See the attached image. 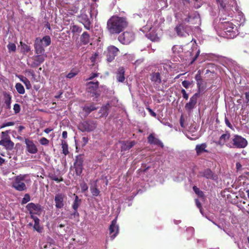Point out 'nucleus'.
<instances>
[{
	"mask_svg": "<svg viewBox=\"0 0 249 249\" xmlns=\"http://www.w3.org/2000/svg\"><path fill=\"white\" fill-rule=\"evenodd\" d=\"M127 26L124 18L112 16L107 22V29L111 34H119Z\"/></svg>",
	"mask_w": 249,
	"mask_h": 249,
	"instance_id": "obj_1",
	"label": "nucleus"
},
{
	"mask_svg": "<svg viewBox=\"0 0 249 249\" xmlns=\"http://www.w3.org/2000/svg\"><path fill=\"white\" fill-rule=\"evenodd\" d=\"M221 27L224 31L227 38H233L236 36V27L232 23L225 22L221 24Z\"/></svg>",
	"mask_w": 249,
	"mask_h": 249,
	"instance_id": "obj_2",
	"label": "nucleus"
},
{
	"mask_svg": "<svg viewBox=\"0 0 249 249\" xmlns=\"http://www.w3.org/2000/svg\"><path fill=\"white\" fill-rule=\"evenodd\" d=\"M90 14V18L85 9H82L81 10L80 14L78 16V20L79 22L81 23L84 26L85 28L88 30H89L91 28V22L90 18H92L90 12H88Z\"/></svg>",
	"mask_w": 249,
	"mask_h": 249,
	"instance_id": "obj_3",
	"label": "nucleus"
},
{
	"mask_svg": "<svg viewBox=\"0 0 249 249\" xmlns=\"http://www.w3.org/2000/svg\"><path fill=\"white\" fill-rule=\"evenodd\" d=\"M96 127V122L91 120L81 122L78 125V129L83 132L93 131L95 129Z\"/></svg>",
	"mask_w": 249,
	"mask_h": 249,
	"instance_id": "obj_4",
	"label": "nucleus"
},
{
	"mask_svg": "<svg viewBox=\"0 0 249 249\" xmlns=\"http://www.w3.org/2000/svg\"><path fill=\"white\" fill-rule=\"evenodd\" d=\"M9 131L1 132V140L0 145L4 146L7 150H11L14 148V143L10 140L8 135Z\"/></svg>",
	"mask_w": 249,
	"mask_h": 249,
	"instance_id": "obj_5",
	"label": "nucleus"
},
{
	"mask_svg": "<svg viewBox=\"0 0 249 249\" xmlns=\"http://www.w3.org/2000/svg\"><path fill=\"white\" fill-rule=\"evenodd\" d=\"M84 156L79 155L75 157V160L73 163V168L75 170V174L80 176L82 173L83 170Z\"/></svg>",
	"mask_w": 249,
	"mask_h": 249,
	"instance_id": "obj_6",
	"label": "nucleus"
},
{
	"mask_svg": "<svg viewBox=\"0 0 249 249\" xmlns=\"http://www.w3.org/2000/svg\"><path fill=\"white\" fill-rule=\"evenodd\" d=\"M134 38L135 35L133 32L126 31L119 36L118 40L123 44H128L134 40Z\"/></svg>",
	"mask_w": 249,
	"mask_h": 249,
	"instance_id": "obj_7",
	"label": "nucleus"
},
{
	"mask_svg": "<svg viewBox=\"0 0 249 249\" xmlns=\"http://www.w3.org/2000/svg\"><path fill=\"white\" fill-rule=\"evenodd\" d=\"M232 144L234 147L243 148L248 145L247 140L241 136L235 135L232 139Z\"/></svg>",
	"mask_w": 249,
	"mask_h": 249,
	"instance_id": "obj_8",
	"label": "nucleus"
},
{
	"mask_svg": "<svg viewBox=\"0 0 249 249\" xmlns=\"http://www.w3.org/2000/svg\"><path fill=\"white\" fill-rule=\"evenodd\" d=\"M26 209L29 213L32 215L34 214L39 215L42 212V207L39 204H35L33 202L28 203L26 206Z\"/></svg>",
	"mask_w": 249,
	"mask_h": 249,
	"instance_id": "obj_9",
	"label": "nucleus"
},
{
	"mask_svg": "<svg viewBox=\"0 0 249 249\" xmlns=\"http://www.w3.org/2000/svg\"><path fill=\"white\" fill-rule=\"evenodd\" d=\"M67 196L65 194L63 193L56 194L54 196L55 206L56 209H62L64 207Z\"/></svg>",
	"mask_w": 249,
	"mask_h": 249,
	"instance_id": "obj_10",
	"label": "nucleus"
},
{
	"mask_svg": "<svg viewBox=\"0 0 249 249\" xmlns=\"http://www.w3.org/2000/svg\"><path fill=\"white\" fill-rule=\"evenodd\" d=\"M25 179L24 176H18L16 177L15 182L13 184V187L17 190L22 191L26 189L25 184L22 182Z\"/></svg>",
	"mask_w": 249,
	"mask_h": 249,
	"instance_id": "obj_11",
	"label": "nucleus"
},
{
	"mask_svg": "<svg viewBox=\"0 0 249 249\" xmlns=\"http://www.w3.org/2000/svg\"><path fill=\"white\" fill-rule=\"evenodd\" d=\"M119 53V50L117 47L114 46H109L107 48L106 53L107 61L109 62L113 61Z\"/></svg>",
	"mask_w": 249,
	"mask_h": 249,
	"instance_id": "obj_12",
	"label": "nucleus"
},
{
	"mask_svg": "<svg viewBox=\"0 0 249 249\" xmlns=\"http://www.w3.org/2000/svg\"><path fill=\"white\" fill-rule=\"evenodd\" d=\"M99 82L98 81H90L87 83V90L88 92L92 94V96L98 97L99 95L97 93V90L99 88Z\"/></svg>",
	"mask_w": 249,
	"mask_h": 249,
	"instance_id": "obj_13",
	"label": "nucleus"
},
{
	"mask_svg": "<svg viewBox=\"0 0 249 249\" xmlns=\"http://www.w3.org/2000/svg\"><path fill=\"white\" fill-rule=\"evenodd\" d=\"M187 26H185L183 23H180L176 25L175 27V31L178 36L180 37H185L189 35L186 31Z\"/></svg>",
	"mask_w": 249,
	"mask_h": 249,
	"instance_id": "obj_14",
	"label": "nucleus"
},
{
	"mask_svg": "<svg viewBox=\"0 0 249 249\" xmlns=\"http://www.w3.org/2000/svg\"><path fill=\"white\" fill-rule=\"evenodd\" d=\"M37 55L35 56L33 58V61L31 64L28 63L32 68H36L40 65L45 60V58L46 55L42 54H37Z\"/></svg>",
	"mask_w": 249,
	"mask_h": 249,
	"instance_id": "obj_15",
	"label": "nucleus"
},
{
	"mask_svg": "<svg viewBox=\"0 0 249 249\" xmlns=\"http://www.w3.org/2000/svg\"><path fill=\"white\" fill-rule=\"evenodd\" d=\"M45 46L43 45V43L42 42L40 37H36L35 41L34 48L36 53L42 54L45 53Z\"/></svg>",
	"mask_w": 249,
	"mask_h": 249,
	"instance_id": "obj_16",
	"label": "nucleus"
},
{
	"mask_svg": "<svg viewBox=\"0 0 249 249\" xmlns=\"http://www.w3.org/2000/svg\"><path fill=\"white\" fill-rule=\"evenodd\" d=\"M24 142L26 146V150L28 152L33 154H36L37 152V148L32 140L26 138L25 139Z\"/></svg>",
	"mask_w": 249,
	"mask_h": 249,
	"instance_id": "obj_17",
	"label": "nucleus"
},
{
	"mask_svg": "<svg viewBox=\"0 0 249 249\" xmlns=\"http://www.w3.org/2000/svg\"><path fill=\"white\" fill-rule=\"evenodd\" d=\"M199 94V93H196L190 98L189 102L186 103L185 106V108L187 110H192L195 107Z\"/></svg>",
	"mask_w": 249,
	"mask_h": 249,
	"instance_id": "obj_18",
	"label": "nucleus"
},
{
	"mask_svg": "<svg viewBox=\"0 0 249 249\" xmlns=\"http://www.w3.org/2000/svg\"><path fill=\"white\" fill-rule=\"evenodd\" d=\"M109 233L111 237L114 239L119 232V227L117 225L116 219H113L109 228Z\"/></svg>",
	"mask_w": 249,
	"mask_h": 249,
	"instance_id": "obj_19",
	"label": "nucleus"
},
{
	"mask_svg": "<svg viewBox=\"0 0 249 249\" xmlns=\"http://www.w3.org/2000/svg\"><path fill=\"white\" fill-rule=\"evenodd\" d=\"M150 80L154 85L159 86L161 83V77L160 72H153L151 74Z\"/></svg>",
	"mask_w": 249,
	"mask_h": 249,
	"instance_id": "obj_20",
	"label": "nucleus"
},
{
	"mask_svg": "<svg viewBox=\"0 0 249 249\" xmlns=\"http://www.w3.org/2000/svg\"><path fill=\"white\" fill-rule=\"evenodd\" d=\"M147 141L150 144H154L160 146L161 148H163L164 146L163 143L159 139L155 137L153 134H150L147 137Z\"/></svg>",
	"mask_w": 249,
	"mask_h": 249,
	"instance_id": "obj_21",
	"label": "nucleus"
},
{
	"mask_svg": "<svg viewBox=\"0 0 249 249\" xmlns=\"http://www.w3.org/2000/svg\"><path fill=\"white\" fill-rule=\"evenodd\" d=\"M198 177H204L207 179H213V173L210 169L207 168L199 172Z\"/></svg>",
	"mask_w": 249,
	"mask_h": 249,
	"instance_id": "obj_22",
	"label": "nucleus"
},
{
	"mask_svg": "<svg viewBox=\"0 0 249 249\" xmlns=\"http://www.w3.org/2000/svg\"><path fill=\"white\" fill-rule=\"evenodd\" d=\"M31 217L34 220L35 223L33 228L36 231L38 232L41 233L43 230V228L41 227L39 225V219L34 215H31Z\"/></svg>",
	"mask_w": 249,
	"mask_h": 249,
	"instance_id": "obj_23",
	"label": "nucleus"
},
{
	"mask_svg": "<svg viewBox=\"0 0 249 249\" xmlns=\"http://www.w3.org/2000/svg\"><path fill=\"white\" fill-rule=\"evenodd\" d=\"M3 96L4 100V107L7 109H10L11 108L12 96L9 93L6 92L3 93Z\"/></svg>",
	"mask_w": 249,
	"mask_h": 249,
	"instance_id": "obj_24",
	"label": "nucleus"
},
{
	"mask_svg": "<svg viewBox=\"0 0 249 249\" xmlns=\"http://www.w3.org/2000/svg\"><path fill=\"white\" fill-rule=\"evenodd\" d=\"M81 43L83 45H87L89 43L90 35L87 32H84L80 37Z\"/></svg>",
	"mask_w": 249,
	"mask_h": 249,
	"instance_id": "obj_25",
	"label": "nucleus"
},
{
	"mask_svg": "<svg viewBox=\"0 0 249 249\" xmlns=\"http://www.w3.org/2000/svg\"><path fill=\"white\" fill-rule=\"evenodd\" d=\"M124 69L123 67H120L117 73L116 78L119 82H124L125 80L124 77Z\"/></svg>",
	"mask_w": 249,
	"mask_h": 249,
	"instance_id": "obj_26",
	"label": "nucleus"
},
{
	"mask_svg": "<svg viewBox=\"0 0 249 249\" xmlns=\"http://www.w3.org/2000/svg\"><path fill=\"white\" fill-rule=\"evenodd\" d=\"M207 145L206 143H203L200 144H197L196 146V151L197 155H201L203 152H208V151L206 149Z\"/></svg>",
	"mask_w": 249,
	"mask_h": 249,
	"instance_id": "obj_27",
	"label": "nucleus"
},
{
	"mask_svg": "<svg viewBox=\"0 0 249 249\" xmlns=\"http://www.w3.org/2000/svg\"><path fill=\"white\" fill-rule=\"evenodd\" d=\"M135 144L136 142L134 141L123 142V145L121 146V150L124 151L128 150L133 147Z\"/></svg>",
	"mask_w": 249,
	"mask_h": 249,
	"instance_id": "obj_28",
	"label": "nucleus"
},
{
	"mask_svg": "<svg viewBox=\"0 0 249 249\" xmlns=\"http://www.w3.org/2000/svg\"><path fill=\"white\" fill-rule=\"evenodd\" d=\"M230 138V134L229 133H227L225 134H222L217 142V144L220 145H223L225 143L229 140Z\"/></svg>",
	"mask_w": 249,
	"mask_h": 249,
	"instance_id": "obj_29",
	"label": "nucleus"
},
{
	"mask_svg": "<svg viewBox=\"0 0 249 249\" xmlns=\"http://www.w3.org/2000/svg\"><path fill=\"white\" fill-rule=\"evenodd\" d=\"M197 88L198 89V92L200 93L203 91L206 88V83L204 82L203 79L200 80V81H196Z\"/></svg>",
	"mask_w": 249,
	"mask_h": 249,
	"instance_id": "obj_30",
	"label": "nucleus"
},
{
	"mask_svg": "<svg viewBox=\"0 0 249 249\" xmlns=\"http://www.w3.org/2000/svg\"><path fill=\"white\" fill-rule=\"evenodd\" d=\"M97 107L95 106L94 104L91 103L89 105H85L83 108V110L87 114L90 113L91 111L97 109Z\"/></svg>",
	"mask_w": 249,
	"mask_h": 249,
	"instance_id": "obj_31",
	"label": "nucleus"
},
{
	"mask_svg": "<svg viewBox=\"0 0 249 249\" xmlns=\"http://www.w3.org/2000/svg\"><path fill=\"white\" fill-rule=\"evenodd\" d=\"M73 196H74L75 198L72 204V209H78L82 203V199L79 198L78 196L76 195L75 194H73Z\"/></svg>",
	"mask_w": 249,
	"mask_h": 249,
	"instance_id": "obj_32",
	"label": "nucleus"
},
{
	"mask_svg": "<svg viewBox=\"0 0 249 249\" xmlns=\"http://www.w3.org/2000/svg\"><path fill=\"white\" fill-rule=\"evenodd\" d=\"M20 52L23 54H27L31 50V47L29 45L23 43L22 41L20 42Z\"/></svg>",
	"mask_w": 249,
	"mask_h": 249,
	"instance_id": "obj_33",
	"label": "nucleus"
},
{
	"mask_svg": "<svg viewBox=\"0 0 249 249\" xmlns=\"http://www.w3.org/2000/svg\"><path fill=\"white\" fill-rule=\"evenodd\" d=\"M49 178L57 182H60L63 181V178L62 176L60 175V173H59V174L57 175L55 173L49 174Z\"/></svg>",
	"mask_w": 249,
	"mask_h": 249,
	"instance_id": "obj_34",
	"label": "nucleus"
},
{
	"mask_svg": "<svg viewBox=\"0 0 249 249\" xmlns=\"http://www.w3.org/2000/svg\"><path fill=\"white\" fill-rule=\"evenodd\" d=\"M61 142V146L62 148V153L64 154V155L66 156L69 153L68 150V145L67 142L64 140H62Z\"/></svg>",
	"mask_w": 249,
	"mask_h": 249,
	"instance_id": "obj_35",
	"label": "nucleus"
},
{
	"mask_svg": "<svg viewBox=\"0 0 249 249\" xmlns=\"http://www.w3.org/2000/svg\"><path fill=\"white\" fill-rule=\"evenodd\" d=\"M41 40L43 43V45L45 47L49 46L51 43V39L49 36H44L42 38H41Z\"/></svg>",
	"mask_w": 249,
	"mask_h": 249,
	"instance_id": "obj_36",
	"label": "nucleus"
},
{
	"mask_svg": "<svg viewBox=\"0 0 249 249\" xmlns=\"http://www.w3.org/2000/svg\"><path fill=\"white\" fill-rule=\"evenodd\" d=\"M15 88L18 93L23 94L25 93L24 88L21 83H17L16 84Z\"/></svg>",
	"mask_w": 249,
	"mask_h": 249,
	"instance_id": "obj_37",
	"label": "nucleus"
},
{
	"mask_svg": "<svg viewBox=\"0 0 249 249\" xmlns=\"http://www.w3.org/2000/svg\"><path fill=\"white\" fill-rule=\"evenodd\" d=\"M193 189L195 193L200 197L204 198V194L203 191L200 190L198 188H197L196 186H194L193 187Z\"/></svg>",
	"mask_w": 249,
	"mask_h": 249,
	"instance_id": "obj_38",
	"label": "nucleus"
},
{
	"mask_svg": "<svg viewBox=\"0 0 249 249\" xmlns=\"http://www.w3.org/2000/svg\"><path fill=\"white\" fill-rule=\"evenodd\" d=\"M146 36L152 41H157L158 39L157 34L154 32H150L149 34H147Z\"/></svg>",
	"mask_w": 249,
	"mask_h": 249,
	"instance_id": "obj_39",
	"label": "nucleus"
},
{
	"mask_svg": "<svg viewBox=\"0 0 249 249\" xmlns=\"http://www.w3.org/2000/svg\"><path fill=\"white\" fill-rule=\"evenodd\" d=\"M90 189L93 196H97L99 195L100 191L95 186L91 187Z\"/></svg>",
	"mask_w": 249,
	"mask_h": 249,
	"instance_id": "obj_40",
	"label": "nucleus"
},
{
	"mask_svg": "<svg viewBox=\"0 0 249 249\" xmlns=\"http://www.w3.org/2000/svg\"><path fill=\"white\" fill-rule=\"evenodd\" d=\"M71 32L73 33H80L82 32V29L81 27L77 25H74L71 28Z\"/></svg>",
	"mask_w": 249,
	"mask_h": 249,
	"instance_id": "obj_41",
	"label": "nucleus"
},
{
	"mask_svg": "<svg viewBox=\"0 0 249 249\" xmlns=\"http://www.w3.org/2000/svg\"><path fill=\"white\" fill-rule=\"evenodd\" d=\"M31 200L30 196L28 194H26L24 197L22 198L21 204L22 205L25 204L30 201Z\"/></svg>",
	"mask_w": 249,
	"mask_h": 249,
	"instance_id": "obj_42",
	"label": "nucleus"
},
{
	"mask_svg": "<svg viewBox=\"0 0 249 249\" xmlns=\"http://www.w3.org/2000/svg\"><path fill=\"white\" fill-rule=\"evenodd\" d=\"M9 52H15L16 50V46L14 43H9L7 46Z\"/></svg>",
	"mask_w": 249,
	"mask_h": 249,
	"instance_id": "obj_43",
	"label": "nucleus"
},
{
	"mask_svg": "<svg viewBox=\"0 0 249 249\" xmlns=\"http://www.w3.org/2000/svg\"><path fill=\"white\" fill-rule=\"evenodd\" d=\"M73 212L71 214V218H78L79 217V213L78 212V209H73Z\"/></svg>",
	"mask_w": 249,
	"mask_h": 249,
	"instance_id": "obj_44",
	"label": "nucleus"
},
{
	"mask_svg": "<svg viewBox=\"0 0 249 249\" xmlns=\"http://www.w3.org/2000/svg\"><path fill=\"white\" fill-rule=\"evenodd\" d=\"M39 142L41 145H47L49 143V141L46 138L42 137L39 140Z\"/></svg>",
	"mask_w": 249,
	"mask_h": 249,
	"instance_id": "obj_45",
	"label": "nucleus"
},
{
	"mask_svg": "<svg viewBox=\"0 0 249 249\" xmlns=\"http://www.w3.org/2000/svg\"><path fill=\"white\" fill-rule=\"evenodd\" d=\"M13 109L14 110L15 113L17 114L20 111V106L18 104H15L14 105Z\"/></svg>",
	"mask_w": 249,
	"mask_h": 249,
	"instance_id": "obj_46",
	"label": "nucleus"
},
{
	"mask_svg": "<svg viewBox=\"0 0 249 249\" xmlns=\"http://www.w3.org/2000/svg\"><path fill=\"white\" fill-rule=\"evenodd\" d=\"M201 70H198L197 71V73L196 74L195 79L196 80V81H200V80L202 79V76L201 75Z\"/></svg>",
	"mask_w": 249,
	"mask_h": 249,
	"instance_id": "obj_47",
	"label": "nucleus"
},
{
	"mask_svg": "<svg viewBox=\"0 0 249 249\" xmlns=\"http://www.w3.org/2000/svg\"><path fill=\"white\" fill-rule=\"evenodd\" d=\"M14 124L15 123L13 122H9L5 123L2 124V125L0 126V128H2L7 126H12L14 125Z\"/></svg>",
	"mask_w": 249,
	"mask_h": 249,
	"instance_id": "obj_48",
	"label": "nucleus"
},
{
	"mask_svg": "<svg viewBox=\"0 0 249 249\" xmlns=\"http://www.w3.org/2000/svg\"><path fill=\"white\" fill-rule=\"evenodd\" d=\"M182 85L185 88L188 89L191 85V83L189 81L184 80L182 82Z\"/></svg>",
	"mask_w": 249,
	"mask_h": 249,
	"instance_id": "obj_49",
	"label": "nucleus"
},
{
	"mask_svg": "<svg viewBox=\"0 0 249 249\" xmlns=\"http://www.w3.org/2000/svg\"><path fill=\"white\" fill-rule=\"evenodd\" d=\"M77 74V72H74L73 71H71L67 75L66 77L71 79L76 76Z\"/></svg>",
	"mask_w": 249,
	"mask_h": 249,
	"instance_id": "obj_50",
	"label": "nucleus"
},
{
	"mask_svg": "<svg viewBox=\"0 0 249 249\" xmlns=\"http://www.w3.org/2000/svg\"><path fill=\"white\" fill-rule=\"evenodd\" d=\"M25 81H23V83L25 84L27 89H29L31 88V84L30 81L28 79H24Z\"/></svg>",
	"mask_w": 249,
	"mask_h": 249,
	"instance_id": "obj_51",
	"label": "nucleus"
},
{
	"mask_svg": "<svg viewBox=\"0 0 249 249\" xmlns=\"http://www.w3.org/2000/svg\"><path fill=\"white\" fill-rule=\"evenodd\" d=\"M181 93L182 94V96L183 98L185 99V100H188L189 96L184 89H182L181 90Z\"/></svg>",
	"mask_w": 249,
	"mask_h": 249,
	"instance_id": "obj_52",
	"label": "nucleus"
},
{
	"mask_svg": "<svg viewBox=\"0 0 249 249\" xmlns=\"http://www.w3.org/2000/svg\"><path fill=\"white\" fill-rule=\"evenodd\" d=\"M99 73H92L90 74L89 77L86 80H91L94 79L95 77L98 76Z\"/></svg>",
	"mask_w": 249,
	"mask_h": 249,
	"instance_id": "obj_53",
	"label": "nucleus"
},
{
	"mask_svg": "<svg viewBox=\"0 0 249 249\" xmlns=\"http://www.w3.org/2000/svg\"><path fill=\"white\" fill-rule=\"evenodd\" d=\"M225 124H226L231 129H233V127H232V125H231V123L230 122V121H229L228 119L225 116Z\"/></svg>",
	"mask_w": 249,
	"mask_h": 249,
	"instance_id": "obj_54",
	"label": "nucleus"
},
{
	"mask_svg": "<svg viewBox=\"0 0 249 249\" xmlns=\"http://www.w3.org/2000/svg\"><path fill=\"white\" fill-rule=\"evenodd\" d=\"M195 202H196V206L199 209H200V210L201 211V209L202 208V206H201V204L200 202L198 200V199H196Z\"/></svg>",
	"mask_w": 249,
	"mask_h": 249,
	"instance_id": "obj_55",
	"label": "nucleus"
},
{
	"mask_svg": "<svg viewBox=\"0 0 249 249\" xmlns=\"http://www.w3.org/2000/svg\"><path fill=\"white\" fill-rule=\"evenodd\" d=\"M191 18H192V16L190 15V14H188V15H187V18H186L184 19V21L186 23H188L190 22Z\"/></svg>",
	"mask_w": 249,
	"mask_h": 249,
	"instance_id": "obj_56",
	"label": "nucleus"
},
{
	"mask_svg": "<svg viewBox=\"0 0 249 249\" xmlns=\"http://www.w3.org/2000/svg\"><path fill=\"white\" fill-rule=\"evenodd\" d=\"M89 139L88 137H83L82 138V142H83V145H85L88 142Z\"/></svg>",
	"mask_w": 249,
	"mask_h": 249,
	"instance_id": "obj_57",
	"label": "nucleus"
},
{
	"mask_svg": "<svg viewBox=\"0 0 249 249\" xmlns=\"http://www.w3.org/2000/svg\"><path fill=\"white\" fill-rule=\"evenodd\" d=\"M81 189L83 192H85L88 189V187L86 183H84L83 185L81 186Z\"/></svg>",
	"mask_w": 249,
	"mask_h": 249,
	"instance_id": "obj_58",
	"label": "nucleus"
},
{
	"mask_svg": "<svg viewBox=\"0 0 249 249\" xmlns=\"http://www.w3.org/2000/svg\"><path fill=\"white\" fill-rule=\"evenodd\" d=\"M98 56V54H97L96 53H95L94 54V55H93L91 57H90V60L91 61V62H93L95 61V59L96 58V57H97Z\"/></svg>",
	"mask_w": 249,
	"mask_h": 249,
	"instance_id": "obj_59",
	"label": "nucleus"
},
{
	"mask_svg": "<svg viewBox=\"0 0 249 249\" xmlns=\"http://www.w3.org/2000/svg\"><path fill=\"white\" fill-rule=\"evenodd\" d=\"M180 124L182 127H184V119L183 116H181L180 119Z\"/></svg>",
	"mask_w": 249,
	"mask_h": 249,
	"instance_id": "obj_60",
	"label": "nucleus"
},
{
	"mask_svg": "<svg viewBox=\"0 0 249 249\" xmlns=\"http://www.w3.org/2000/svg\"><path fill=\"white\" fill-rule=\"evenodd\" d=\"M67 132L66 131H64L62 132V137L64 139H65L67 138Z\"/></svg>",
	"mask_w": 249,
	"mask_h": 249,
	"instance_id": "obj_61",
	"label": "nucleus"
},
{
	"mask_svg": "<svg viewBox=\"0 0 249 249\" xmlns=\"http://www.w3.org/2000/svg\"><path fill=\"white\" fill-rule=\"evenodd\" d=\"M26 71V72L28 73L29 74H30V75H32V76H34V75H35L34 71H33L32 70H27Z\"/></svg>",
	"mask_w": 249,
	"mask_h": 249,
	"instance_id": "obj_62",
	"label": "nucleus"
},
{
	"mask_svg": "<svg viewBox=\"0 0 249 249\" xmlns=\"http://www.w3.org/2000/svg\"><path fill=\"white\" fill-rule=\"evenodd\" d=\"M53 129L52 128H46L44 129V131L45 133H47V134H48L50 132H51Z\"/></svg>",
	"mask_w": 249,
	"mask_h": 249,
	"instance_id": "obj_63",
	"label": "nucleus"
},
{
	"mask_svg": "<svg viewBox=\"0 0 249 249\" xmlns=\"http://www.w3.org/2000/svg\"><path fill=\"white\" fill-rule=\"evenodd\" d=\"M236 167L237 170H240V169L242 167V165L241 164V163L240 162H237L236 163Z\"/></svg>",
	"mask_w": 249,
	"mask_h": 249,
	"instance_id": "obj_64",
	"label": "nucleus"
}]
</instances>
